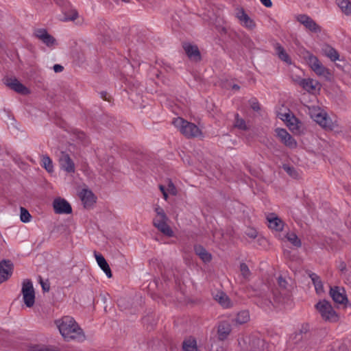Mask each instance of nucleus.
<instances>
[{
	"label": "nucleus",
	"mask_w": 351,
	"mask_h": 351,
	"mask_svg": "<svg viewBox=\"0 0 351 351\" xmlns=\"http://www.w3.org/2000/svg\"><path fill=\"white\" fill-rule=\"evenodd\" d=\"M55 324L64 340H77L78 341H84L85 340L86 337L82 329L73 317L64 316L56 319Z\"/></svg>",
	"instance_id": "nucleus-1"
},
{
	"label": "nucleus",
	"mask_w": 351,
	"mask_h": 351,
	"mask_svg": "<svg viewBox=\"0 0 351 351\" xmlns=\"http://www.w3.org/2000/svg\"><path fill=\"white\" fill-rule=\"evenodd\" d=\"M308 114L311 119L326 130H335L338 127L337 121H332L327 113L319 107H309Z\"/></svg>",
	"instance_id": "nucleus-2"
},
{
	"label": "nucleus",
	"mask_w": 351,
	"mask_h": 351,
	"mask_svg": "<svg viewBox=\"0 0 351 351\" xmlns=\"http://www.w3.org/2000/svg\"><path fill=\"white\" fill-rule=\"evenodd\" d=\"M154 211L156 215L153 219V225L159 231L167 237H173V231L168 225L167 221L169 220L164 209L158 205H156L154 207Z\"/></svg>",
	"instance_id": "nucleus-3"
},
{
	"label": "nucleus",
	"mask_w": 351,
	"mask_h": 351,
	"mask_svg": "<svg viewBox=\"0 0 351 351\" xmlns=\"http://www.w3.org/2000/svg\"><path fill=\"white\" fill-rule=\"evenodd\" d=\"M172 123L186 137L195 138L202 136L201 130L194 123L181 117L175 118Z\"/></svg>",
	"instance_id": "nucleus-4"
},
{
	"label": "nucleus",
	"mask_w": 351,
	"mask_h": 351,
	"mask_svg": "<svg viewBox=\"0 0 351 351\" xmlns=\"http://www.w3.org/2000/svg\"><path fill=\"white\" fill-rule=\"evenodd\" d=\"M303 59L306 64L317 75L327 77L330 75L329 70L326 68L319 61L317 56L312 53L306 51L303 53Z\"/></svg>",
	"instance_id": "nucleus-5"
},
{
	"label": "nucleus",
	"mask_w": 351,
	"mask_h": 351,
	"mask_svg": "<svg viewBox=\"0 0 351 351\" xmlns=\"http://www.w3.org/2000/svg\"><path fill=\"white\" fill-rule=\"evenodd\" d=\"M315 308L324 321L336 322L339 320V315L330 302L326 300H320L315 304Z\"/></svg>",
	"instance_id": "nucleus-6"
},
{
	"label": "nucleus",
	"mask_w": 351,
	"mask_h": 351,
	"mask_svg": "<svg viewBox=\"0 0 351 351\" xmlns=\"http://www.w3.org/2000/svg\"><path fill=\"white\" fill-rule=\"evenodd\" d=\"M21 293L23 300L27 307H32L35 302V291L32 282L25 279L22 283Z\"/></svg>",
	"instance_id": "nucleus-7"
},
{
	"label": "nucleus",
	"mask_w": 351,
	"mask_h": 351,
	"mask_svg": "<svg viewBox=\"0 0 351 351\" xmlns=\"http://www.w3.org/2000/svg\"><path fill=\"white\" fill-rule=\"evenodd\" d=\"M58 162L60 168L67 173H73L75 172V163L66 152L63 151L60 152Z\"/></svg>",
	"instance_id": "nucleus-8"
},
{
	"label": "nucleus",
	"mask_w": 351,
	"mask_h": 351,
	"mask_svg": "<svg viewBox=\"0 0 351 351\" xmlns=\"http://www.w3.org/2000/svg\"><path fill=\"white\" fill-rule=\"evenodd\" d=\"M235 16L245 28L252 30L256 27L255 21L250 17L243 8H237L235 11Z\"/></svg>",
	"instance_id": "nucleus-9"
},
{
	"label": "nucleus",
	"mask_w": 351,
	"mask_h": 351,
	"mask_svg": "<svg viewBox=\"0 0 351 351\" xmlns=\"http://www.w3.org/2000/svg\"><path fill=\"white\" fill-rule=\"evenodd\" d=\"M278 117L286 123L291 131L294 133L300 132V123L293 114L289 112L279 113Z\"/></svg>",
	"instance_id": "nucleus-10"
},
{
	"label": "nucleus",
	"mask_w": 351,
	"mask_h": 351,
	"mask_svg": "<svg viewBox=\"0 0 351 351\" xmlns=\"http://www.w3.org/2000/svg\"><path fill=\"white\" fill-rule=\"evenodd\" d=\"M276 136L285 146L293 149L297 147L296 141L287 132L285 129L276 128L275 130Z\"/></svg>",
	"instance_id": "nucleus-11"
},
{
	"label": "nucleus",
	"mask_w": 351,
	"mask_h": 351,
	"mask_svg": "<svg viewBox=\"0 0 351 351\" xmlns=\"http://www.w3.org/2000/svg\"><path fill=\"white\" fill-rule=\"evenodd\" d=\"M78 196L84 207L86 208H90L93 207L96 202V196L88 189H82L80 191H79Z\"/></svg>",
	"instance_id": "nucleus-12"
},
{
	"label": "nucleus",
	"mask_w": 351,
	"mask_h": 351,
	"mask_svg": "<svg viewBox=\"0 0 351 351\" xmlns=\"http://www.w3.org/2000/svg\"><path fill=\"white\" fill-rule=\"evenodd\" d=\"M330 295L335 303L346 304L348 302L344 288L340 287H331Z\"/></svg>",
	"instance_id": "nucleus-13"
},
{
	"label": "nucleus",
	"mask_w": 351,
	"mask_h": 351,
	"mask_svg": "<svg viewBox=\"0 0 351 351\" xmlns=\"http://www.w3.org/2000/svg\"><path fill=\"white\" fill-rule=\"evenodd\" d=\"M4 83L8 87L18 93L22 95H28L29 93V89L16 78H6Z\"/></svg>",
	"instance_id": "nucleus-14"
},
{
	"label": "nucleus",
	"mask_w": 351,
	"mask_h": 351,
	"mask_svg": "<svg viewBox=\"0 0 351 351\" xmlns=\"http://www.w3.org/2000/svg\"><path fill=\"white\" fill-rule=\"evenodd\" d=\"M298 22L302 24L306 29L313 32H319V26L311 17L306 14H300L296 16Z\"/></svg>",
	"instance_id": "nucleus-15"
},
{
	"label": "nucleus",
	"mask_w": 351,
	"mask_h": 351,
	"mask_svg": "<svg viewBox=\"0 0 351 351\" xmlns=\"http://www.w3.org/2000/svg\"><path fill=\"white\" fill-rule=\"evenodd\" d=\"M54 210L58 214H70L72 208L69 203L64 199L58 198L53 203Z\"/></svg>",
	"instance_id": "nucleus-16"
},
{
	"label": "nucleus",
	"mask_w": 351,
	"mask_h": 351,
	"mask_svg": "<svg viewBox=\"0 0 351 351\" xmlns=\"http://www.w3.org/2000/svg\"><path fill=\"white\" fill-rule=\"evenodd\" d=\"M35 36L47 47H53L56 45V39L50 35L45 29H38L35 31Z\"/></svg>",
	"instance_id": "nucleus-17"
},
{
	"label": "nucleus",
	"mask_w": 351,
	"mask_h": 351,
	"mask_svg": "<svg viewBox=\"0 0 351 351\" xmlns=\"http://www.w3.org/2000/svg\"><path fill=\"white\" fill-rule=\"evenodd\" d=\"M12 264L9 261L0 263V284L7 280L12 275Z\"/></svg>",
	"instance_id": "nucleus-18"
},
{
	"label": "nucleus",
	"mask_w": 351,
	"mask_h": 351,
	"mask_svg": "<svg viewBox=\"0 0 351 351\" xmlns=\"http://www.w3.org/2000/svg\"><path fill=\"white\" fill-rule=\"evenodd\" d=\"M94 256L99 267L103 270L108 278H111L112 276V271L105 258L101 254L95 251L94 252Z\"/></svg>",
	"instance_id": "nucleus-19"
},
{
	"label": "nucleus",
	"mask_w": 351,
	"mask_h": 351,
	"mask_svg": "<svg viewBox=\"0 0 351 351\" xmlns=\"http://www.w3.org/2000/svg\"><path fill=\"white\" fill-rule=\"evenodd\" d=\"M269 227L276 231H282L284 228V222L274 214H271L267 217Z\"/></svg>",
	"instance_id": "nucleus-20"
},
{
	"label": "nucleus",
	"mask_w": 351,
	"mask_h": 351,
	"mask_svg": "<svg viewBox=\"0 0 351 351\" xmlns=\"http://www.w3.org/2000/svg\"><path fill=\"white\" fill-rule=\"evenodd\" d=\"M183 48L189 58L195 60L200 59L199 51L197 46L192 45L190 43H184L183 45Z\"/></svg>",
	"instance_id": "nucleus-21"
},
{
	"label": "nucleus",
	"mask_w": 351,
	"mask_h": 351,
	"mask_svg": "<svg viewBox=\"0 0 351 351\" xmlns=\"http://www.w3.org/2000/svg\"><path fill=\"white\" fill-rule=\"evenodd\" d=\"M231 326L227 322H221L218 326V337L220 340L226 339L231 332Z\"/></svg>",
	"instance_id": "nucleus-22"
},
{
	"label": "nucleus",
	"mask_w": 351,
	"mask_h": 351,
	"mask_svg": "<svg viewBox=\"0 0 351 351\" xmlns=\"http://www.w3.org/2000/svg\"><path fill=\"white\" fill-rule=\"evenodd\" d=\"M250 319V313L248 311L243 310L239 311L235 318L233 319V322L237 325H241L248 322Z\"/></svg>",
	"instance_id": "nucleus-23"
},
{
	"label": "nucleus",
	"mask_w": 351,
	"mask_h": 351,
	"mask_svg": "<svg viewBox=\"0 0 351 351\" xmlns=\"http://www.w3.org/2000/svg\"><path fill=\"white\" fill-rule=\"evenodd\" d=\"M322 53L324 55L329 58L332 61H336L339 60V56L338 52L328 45H323L322 48Z\"/></svg>",
	"instance_id": "nucleus-24"
},
{
	"label": "nucleus",
	"mask_w": 351,
	"mask_h": 351,
	"mask_svg": "<svg viewBox=\"0 0 351 351\" xmlns=\"http://www.w3.org/2000/svg\"><path fill=\"white\" fill-rule=\"evenodd\" d=\"M195 252L204 263H209L212 259L211 254L201 245H196Z\"/></svg>",
	"instance_id": "nucleus-25"
},
{
	"label": "nucleus",
	"mask_w": 351,
	"mask_h": 351,
	"mask_svg": "<svg viewBox=\"0 0 351 351\" xmlns=\"http://www.w3.org/2000/svg\"><path fill=\"white\" fill-rule=\"evenodd\" d=\"M274 48L276 54L281 60H282L283 62H286L288 64H291V60L289 56L287 54L285 49L279 43H276L274 45Z\"/></svg>",
	"instance_id": "nucleus-26"
},
{
	"label": "nucleus",
	"mask_w": 351,
	"mask_h": 351,
	"mask_svg": "<svg viewBox=\"0 0 351 351\" xmlns=\"http://www.w3.org/2000/svg\"><path fill=\"white\" fill-rule=\"evenodd\" d=\"M300 85L306 91L313 92L315 90L318 83L312 79H303L300 82Z\"/></svg>",
	"instance_id": "nucleus-27"
},
{
	"label": "nucleus",
	"mask_w": 351,
	"mask_h": 351,
	"mask_svg": "<svg viewBox=\"0 0 351 351\" xmlns=\"http://www.w3.org/2000/svg\"><path fill=\"white\" fill-rule=\"evenodd\" d=\"M215 299L217 301L223 308H228L232 306L229 298L226 294L223 292L217 293L215 296Z\"/></svg>",
	"instance_id": "nucleus-28"
},
{
	"label": "nucleus",
	"mask_w": 351,
	"mask_h": 351,
	"mask_svg": "<svg viewBox=\"0 0 351 351\" xmlns=\"http://www.w3.org/2000/svg\"><path fill=\"white\" fill-rule=\"evenodd\" d=\"M341 12L346 16H351V2L350 0H336Z\"/></svg>",
	"instance_id": "nucleus-29"
},
{
	"label": "nucleus",
	"mask_w": 351,
	"mask_h": 351,
	"mask_svg": "<svg viewBox=\"0 0 351 351\" xmlns=\"http://www.w3.org/2000/svg\"><path fill=\"white\" fill-rule=\"evenodd\" d=\"M183 351H197L196 340L193 337L185 339L182 345Z\"/></svg>",
	"instance_id": "nucleus-30"
},
{
	"label": "nucleus",
	"mask_w": 351,
	"mask_h": 351,
	"mask_svg": "<svg viewBox=\"0 0 351 351\" xmlns=\"http://www.w3.org/2000/svg\"><path fill=\"white\" fill-rule=\"evenodd\" d=\"M310 278L313 281V283L315 286V291L317 293L320 294L324 292V287L320 278L315 274H311L310 275Z\"/></svg>",
	"instance_id": "nucleus-31"
},
{
	"label": "nucleus",
	"mask_w": 351,
	"mask_h": 351,
	"mask_svg": "<svg viewBox=\"0 0 351 351\" xmlns=\"http://www.w3.org/2000/svg\"><path fill=\"white\" fill-rule=\"evenodd\" d=\"M41 166L49 173L53 172V165L51 159L47 155L43 156L41 159Z\"/></svg>",
	"instance_id": "nucleus-32"
},
{
	"label": "nucleus",
	"mask_w": 351,
	"mask_h": 351,
	"mask_svg": "<svg viewBox=\"0 0 351 351\" xmlns=\"http://www.w3.org/2000/svg\"><path fill=\"white\" fill-rule=\"evenodd\" d=\"M286 238L295 247H299L302 245L301 241L293 232H288L286 234Z\"/></svg>",
	"instance_id": "nucleus-33"
},
{
	"label": "nucleus",
	"mask_w": 351,
	"mask_h": 351,
	"mask_svg": "<svg viewBox=\"0 0 351 351\" xmlns=\"http://www.w3.org/2000/svg\"><path fill=\"white\" fill-rule=\"evenodd\" d=\"M20 219L23 223H28L31 221L32 216L29 211L23 207L20 208Z\"/></svg>",
	"instance_id": "nucleus-34"
},
{
	"label": "nucleus",
	"mask_w": 351,
	"mask_h": 351,
	"mask_svg": "<svg viewBox=\"0 0 351 351\" xmlns=\"http://www.w3.org/2000/svg\"><path fill=\"white\" fill-rule=\"evenodd\" d=\"M78 16V13L76 10H73L66 14L64 21H74Z\"/></svg>",
	"instance_id": "nucleus-35"
},
{
	"label": "nucleus",
	"mask_w": 351,
	"mask_h": 351,
	"mask_svg": "<svg viewBox=\"0 0 351 351\" xmlns=\"http://www.w3.org/2000/svg\"><path fill=\"white\" fill-rule=\"evenodd\" d=\"M167 191L172 195H176L178 193L176 187L171 180L168 181Z\"/></svg>",
	"instance_id": "nucleus-36"
},
{
	"label": "nucleus",
	"mask_w": 351,
	"mask_h": 351,
	"mask_svg": "<svg viewBox=\"0 0 351 351\" xmlns=\"http://www.w3.org/2000/svg\"><path fill=\"white\" fill-rule=\"evenodd\" d=\"M240 270H241L242 276L244 278H247L250 276V269L246 264H245V263L241 264Z\"/></svg>",
	"instance_id": "nucleus-37"
},
{
	"label": "nucleus",
	"mask_w": 351,
	"mask_h": 351,
	"mask_svg": "<svg viewBox=\"0 0 351 351\" xmlns=\"http://www.w3.org/2000/svg\"><path fill=\"white\" fill-rule=\"evenodd\" d=\"M234 125L235 127L242 130H245L246 128L245 121L243 119L239 118L238 115L236 117Z\"/></svg>",
	"instance_id": "nucleus-38"
},
{
	"label": "nucleus",
	"mask_w": 351,
	"mask_h": 351,
	"mask_svg": "<svg viewBox=\"0 0 351 351\" xmlns=\"http://www.w3.org/2000/svg\"><path fill=\"white\" fill-rule=\"evenodd\" d=\"M283 169L291 177L296 178L298 176V173L294 168L288 165H283Z\"/></svg>",
	"instance_id": "nucleus-39"
},
{
	"label": "nucleus",
	"mask_w": 351,
	"mask_h": 351,
	"mask_svg": "<svg viewBox=\"0 0 351 351\" xmlns=\"http://www.w3.org/2000/svg\"><path fill=\"white\" fill-rule=\"evenodd\" d=\"M251 108L254 111H258L260 110V105L256 99H252L250 101Z\"/></svg>",
	"instance_id": "nucleus-40"
},
{
	"label": "nucleus",
	"mask_w": 351,
	"mask_h": 351,
	"mask_svg": "<svg viewBox=\"0 0 351 351\" xmlns=\"http://www.w3.org/2000/svg\"><path fill=\"white\" fill-rule=\"evenodd\" d=\"M54 72L60 73L63 71L64 67L60 64H55L53 67Z\"/></svg>",
	"instance_id": "nucleus-41"
},
{
	"label": "nucleus",
	"mask_w": 351,
	"mask_h": 351,
	"mask_svg": "<svg viewBox=\"0 0 351 351\" xmlns=\"http://www.w3.org/2000/svg\"><path fill=\"white\" fill-rule=\"evenodd\" d=\"M260 1L267 8L272 6V2L271 0H260Z\"/></svg>",
	"instance_id": "nucleus-42"
},
{
	"label": "nucleus",
	"mask_w": 351,
	"mask_h": 351,
	"mask_svg": "<svg viewBox=\"0 0 351 351\" xmlns=\"http://www.w3.org/2000/svg\"><path fill=\"white\" fill-rule=\"evenodd\" d=\"M101 95V97L103 98L104 100H106V101H110V95L106 93V92H101L100 93Z\"/></svg>",
	"instance_id": "nucleus-43"
},
{
	"label": "nucleus",
	"mask_w": 351,
	"mask_h": 351,
	"mask_svg": "<svg viewBox=\"0 0 351 351\" xmlns=\"http://www.w3.org/2000/svg\"><path fill=\"white\" fill-rule=\"evenodd\" d=\"M40 283H41V286H42L43 289L45 291H49V285L47 284V282H43V281H41Z\"/></svg>",
	"instance_id": "nucleus-44"
},
{
	"label": "nucleus",
	"mask_w": 351,
	"mask_h": 351,
	"mask_svg": "<svg viewBox=\"0 0 351 351\" xmlns=\"http://www.w3.org/2000/svg\"><path fill=\"white\" fill-rule=\"evenodd\" d=\"M248 235L251 238H255L256 237V232L255 230H252L251 232L248 233Z\"/></svg>",
	"instance_id": "nucleus-45"
},
{
	"label": "nucleus",
	"mask_w": 351,
	"mask_h": 351,
	"mask_svg": "<svg viewBox=\"0 0 351 351\" xmlns=\"http://www.w3.org/2000/svg\"><path fill=\"white\" fill-rule=\"evenodd\" d=\"M159 189H160V191L162 192V193H164V192L167 191L163 185H160Z\"/></svg>",
	"instance_id": "nucleus-46"
},
{
	"label": "nucleus",
	"mask_w": 351,
	"mask_h": 351,
	"mask_svg": "<svg viewBox=\"0 0 351 351\" xmlns=\"http://www.w3.org/2000/svg\"><path fill=\"white\" fill-rule=\"evenodd\" d=\"M232 88L233 90H239L240 87L239 86H238L237 84H234L232 86Z\"/></svg>",
	"instance_id": "nucleus-47"
},
{
	"label": "nucleus",
	"mask_w": 351,
	"mask_h": 351,
	"mask_svg": "<svg viewBox=\"0 0 351 351\" xmlns=\"http://www.w3.org/2000/svg\"><path fill=\"white\" fill-rule=\"evenodd\" d=\"M168 191L164 192V193H162L163 197L165 200H167L168 199Z\"/></svg>",
	"instance_id": "nucleus-48"
},
{
	"label": "nucleus",
	"mask_w": 351,
	"mask_h": 351,
	"mask_svg": "<svg viewBox=\"0 0 351 351\" xmlns=\"http://www.w3.org/2000/svg\"><path fill=\"white\" fill-rule=\"evenodd\" d=\"M340 269L341 271L346 269V265L344 263H342L340 266Z\"/></svg>",
	"instance_id": "nucleus-49"
},
{
	"label": "nucleus",
	"mask_w": 351,
	"mask_h": 351,
	"mask_svg": "<svg viewBox=\"0 0 351 351\" xmlns=\"http://www.w3.org/2000/svg\"><path fill=\"white\" fill-rule=\"evenodd\" d=\"M217 351H226L223 348H220Z\"/></svg>",
	"instance_id": "nucleus-50"
},
{
	"label": "nucleus",
	"mask_w": 351,
	"mask_h": 351,
	"mask_svg": "<svg viewBox=\"0 0 351 351\" xmlns=\"http://www.w3.org/2000/svg\"><path fill=\"white\" fill-rule=\"evenodd\" d=\"M122 1L125 2V3H128L130 1V0H122Z\"/></svg>",
	"instance_id": "nucleus-51"
},
{
	"label": "nucleus",
	"mask_w": 351,
	"mask_h": 351,
	"mask_svg": "<svg viewBox=\"0 0 351 351\" xmlns=\"http://www.w3.org/2000/svg\"><path fill=\"white\" fill-rule=\"evenodd\" d=\"M281 280H282L281 278H279V283H280V285H281Z\"/></svg>",
	"instance_id": "nucleus-52"
}]
</instances>
